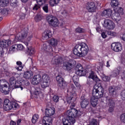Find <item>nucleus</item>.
Instances as JSON below:
<instances>
[{"mask_svg": "<svg viewBox=\"0 0 125 125\" xmlns=\"http://www.w3.org/2000/svg\"><path fill=\"white\" fill-rule=\"evenodd\" d=\"M42 49L44 52H51L52 51V47L48 43H44Z\"/></svg>", "mask_w": 125, "mask_h": 125, "instance_id": "aec40b11", "label": "nucleus"}, {"mask_svg": "<svg viewBox=\"0 0 125 125\" xmlns=\"http://www.w3.org/2000/svg\"><path fill=\"white\" fill-rule=\"evenodd\" d=\"M76 100H77V94L76 93H71L70 96L67 97L66 101L69 104L71 109L66 112V118L62 119V125H74L76 123V119L83 115V112L81 111L73 108L77 104Z\"/></svg>", "mask_w": 125, "mask_h": 125, "instance_id": "f257e3e1", "label": "nucleus"}, {"mask_svg": "<svg viewBox=\"0 0 125 125\" xmlns=\"http://www.w3.org/2000/svg\"><path fill=\"white\" fill-rule=\"evenodd\" d=\"M53 100L54 102H56V103H57V102H59V97L58 96H54L53 97Z\"/></svg>", "mask_w": 125, "mask_h": 125, "instance_id": "bf43d9fd", "label": "nucleus"}, {"mask_svg": "<svg viewBox=\"0 0 125 125\" xmlns=\"http://www.w3.org/2000/svg\"><path fill=\"white\" fill-rule=\"evenodd\" d=\"M21 122H22V120L21 119H18L17 121V125H20V124H21Z\"/></svg>", "mask_w": 125, "mask_h": 125, "instance_id": "338daca9", "label": "nucleus"}, {"mask_svg": "<svg viewBox=\"0 0 125 125\" xmlns=\"http://www.w3.org/2000/svg\"><path fill=\"white\" fill-rule=\"evenodd\" d=\"M98 99H99V98H96L95 97H93L91 99L90 103L93 107H96L97 102H98Z\"/></svg>", "mask_w": 125, "mask_h": 125, "instance_id": "473e14b6", "label": "nucleus"}, {"mask_svg": "<svg viewBox=\"0 0 125 125\" xmlns=\"http://www.w3.org/2000/svg\"><path fill=\"white\" fill-rule=\"evenodd\" d=\"M113 13V11L111 9H107L104 10L102 13V16H107V17H111Z\"/></svg>", "mask_w": 125, "mask_h": 125, "instance_id": "b1692460", "label": "nucleus"}, {"mask_svg": "<svg viewBox=\"0 0 125 125\" xmlns=\"http://www.w3.org/2000/svg\"><path fill=\"white\" fill-rule=\"evenodd\" d=\"M10 125H16V122L11 121L10 124Z\"/></svg>", "mask_w": 125, "mask_h": 125, "instance_id": "774afa93", "label": "nucleus"}, {"mask_svg": "<svg viewBox=\"0 0 125 125\" xmlns=\"http://www.w3.org/2000/svg\"><path fill=\"white\" fill-rule=\"evenodd\" d=\"M38 120H39V115L38 114L34 115L32 118V124H36V123L38 122Z\"/></svg>", "mask_w": 125, "mask_h": 125, "instance_id": "ea45409f", "label": "nucleus"}, {"mask_svg": "<svg viewBox=\"0 0 125 125\" xmlns=\"http://www.w3.org/2000/svg\"><path fill=\"white\" fill-rule=\"evenodd\" d=\"M48 83L49 82H45L44 81H42L41 83V86L42 88H46L48 86Z\"/></svg>", "mask_w": 125, "mask_h": 125, "instance_id": "a18cd8bd", "label": "nucleus"}, {"mask_svg": "<svg viewBox=\"0 0 125 125\" xmlns=\"http://www.w3.org/2000/svg\"><path fill=\"white\" fill-rule=\"evenodd\" d=\"M90 125H99L98 121L95 119H93L90 123Z\"/></svg>", "mask_w": 125, "mask_h": 125, "instance_id": "de8ad7c7", "label": "nucleus"}, {"mask_svg": "<svg viewBox=\"0 0 125 125\" xmlns=\"http://www.w3.org/2000/svg\"><path fill=\"white\" fill-rule=\"evenodd\" d=\"M42 80V76L40 74H37L35 75L32 79V81L31 83L32 84L34 85L36 84H39L40 83H41V81Z\"/></svg>", "mask_w": 125, "mask_h": 125, "instance_id": "f3484780", "label": "nucleus"}, {"mask_svg": "<svg viewBox=\"0 0 125 125\" xmlns=\"http://www.w3.org/2000/svg\"><path fill=\"white\" fill-rule=\"evenodd\" d=\"M16 79H15V77H11L9 79V88H12L13 89V87H14V85H15V83H16Z\"/></svg>", "mask_w": 125, "mask_h": 125, "instance_id": "cd10ccee", "label": "nucleus"}, {"mask_svg": "<svg viewBox=\"0 0 125 125\" xmlns=\"http://www.w3.org/2000/svg\"><path fill=\"white\" fill-rule=\"evenodd\" d=\"M120 75V70L119 69H116L114 70L111 75V77H113V78H116L117 76H119Z\"/></svg>", "mask_w": 125, "mask_h": 125, "instance_id": "37998d69", "label": "nucleus"}, {"mask_svg": "<svg viewBox=\"0 0 125 125\" xmlns=\"http://www.w3.org/2000/svg\"><path fill=\"white\" fill-rule=\"evenodd\" d=\"M81 108L83 109H85L86 108V107L88 106V104H89V102L88 101V100L86 98H85V97L84 96H82L81 98Z\"/></svg>", "mask_w": 125, "mask_h": 125, "instance_id": "4468645a", "label": "nucleus"}, {"mask_svg": "<svg viewBox=\"0 0 125 125\" xmlns=\"http://www.w3.org/2000/svg\"><path fill=\"white\" fill-rule=\"evenodd\" d=\"M103 80L104 82H109V81H110V77L105 76L103 77Z\"/></svg>", "mask_w": 125, "mask_h": 125, "instance_id": "052dcab7", "label": "nucleus"}, {"mask_svg": "<svg viewBox=\"0 0 125 125\" xmlns=\"http://www.w3.org/2000/svg\"><path fill=\"white\" fill-rule=\"evenodd\" d=\"M101 35L103 39H106L107 38V35L105 32H102Z\"/></svg>", "mask_w": 125, "mask_h": 125, "instance_id": "680f3d73", "label": "nucleus"}, {"mask_svg": "<svg viewBox=\"0 0 125 125\" xmlns=\"http://www.w3.org/2000/svg\"><path fill=\"white\" fill-rule=\"evenodd\" d=\"M103 26L104 28L107 29V30H114L116 25H115V23L110 20L105 19L104 20Z\"/></svg>", "mask_w": 125, "mask_h": 125, "instance_id": "9d476101", "label": "nucleus"}, {"mask_svg": "<svg viewBox=\"0 0 125 125\" xmlns=\"http://www.w3.org/2000/svg\"><path fill=\"white\" fill-rule=\"evenodd\" d=\"M23 48H24V47L22 44H17V49L18 50H22Z\"/></svg>", "mask_w": 125, "mask_h": 125, "instance_id": "6e6d98bb", "label": "nucleus"}, {"mask_svg": "<svg viewBox=\"0 0 125 125\" xmlns=\"http://www.w3.org/2000/svg\"><path fill=\"white\" fill-rule=\"evenodd\" d=\"M106 104L109 106L114 107L115 106V102L113 100V99L111 98H106L105 100Z\"/></svg>", "mask_w": 125, "mask_h": 125, "instance_id": "c756f323", "label": "nucleus"}, {"mask_svg": "<svg viewBox=\"0 0 125 125\" xmlns=\"http://www.w3.org/2000/svg\"><path fill=\"white\" fill-rule=\"evenodd\" d=\"M54 114H55V109H54V108H50L48 109H46L45 110V116L52 117V116H53Z\"/></svg>", "mask_w": 125, "mask_h": 125, "instance_id": "bb28decb", "label": "nucleus"}, {"mask_svg": "<svg viewBox=\"0 0 125 125\" xmlns=\"http://www.w3.org/2000/svg\"><path fill=\"white\" fill-rule=\"evenodd\" d=\"M41 19H42V17L41 15L38 14L35 17V20L36 21H41Z\"/></svg>", "mask_w": 125, "mask_h": 125, "instance_id": "13d9d810", "label": "nucleus"}, {"mask_svg": "<svg viewBox=\"0 0 125 125\" xmlns=\"http://www.w3.org/2000/svg\"><path fill=\"white\" fill-rule=\"evenodd\" d=\"M108 111L112 113L114 111V106H109V108Z\"/></svg>", "mask_w": 125, "mask_h": 125, "instance_id": "0e129e2a", "label": "nucleus"}, {"mask_svg": "<svg viewBox=\"0 0 125 125\" xmlns=\"http://www.w3.org/2000/svg\"><path fill=\"white\" fill-rule=\"evenodd\" d=\"M86 9L88 12L92 13V12H95L96 9V6L94 2H88L86 6Z\"/></svg>", "mask_w": 125, "mask_h": 125, "instance_id": "ddd939ff", "label": "nucleus"}, {"mask_svg": "<svg viewBox=\"0 0 125 125\" xmlns=\"http://www.w3.org/2000/svg\"><path fill=\"white\" fill-rule=\"evenodd\" d=\"M49 43L52 45V46H56L57 45L58 42L57 40L55 39H51L49 41Z\"/></svg>", "mask_w": 125, "mask_h": 125, "instance_id": "f704fd0d", "label": "nucleus"}, {"mask_svg": "<svg viewBox=\"0 0 125 125\" xmlns=\"http://www.w3.org/2000/svg\"><path fill=\"white\" fill-rule=\"evenodd\" d=\"M113 19L115 20L116 22H119L122 19V17H121V14L117 13V12L115 11V14L113 16Z\"/></svg>", "mask_w": 125, "mask_h": 125, "instance_id": "2f4dec72", "label": "nucleus"}, {"mask_svg": "<svg viewBox=\"0 0 125 125\" xmlns=\"http://www.w3.org/2000/svg\"><path fill=\"white\" fill-rule=\"evenodd\" d=\"M114 11H116V12L119 13V14H121L123 15L124 14V10L122 7H117L116 9H113Z\"/></svg>", "mask_w": 125, "mask_h": 125, "instance_id": "58836bf2", "label": "nucleus"}, {"mask_svg": "<svg viewBox=\"0 0 125 125\" xmlns=\"http://www.w3.org/2000/svg\"><path fill=\"white\" fill-rule=\"evenodd\" d=\"M46 20L49 24V25L53 28H56L59 26V21L56 17L49 15L46 17Z\"/></svg>", "mask_w": 125, "mask_h": 125, "instance_id": "423d86ee", "label": "nucleus"}, {"mask_svg": "<svg viewBox=\"0 0 125 125\" xmlns=\"http://www.w3.org/2000/svg\"><path fill=\"white\" fill-rule=\"evenodd\" d=\"M103 68V65H102V64H99V66L97 67V69L99 71H102Z\"/></svg>", "mask_w": 125, "mask_h": 125, "instance_id": "e2e57ef3", "label": "nucleus"}, {"mask_svg": "<svg viewBox=\"0 0 125 125\" xmlns=\"http://www.w3.org/2000/svg\"><path fill=\"white\" fill-rule=\"evenodd\" d=\"M88 46L85 43L77 44L73 50V54L78 57L85 56L88 53Z\"/></svg>", "mask_w": 125, "mask_h": 125, "instance_id": "f03ea898", "label": "nucleus"}, {"mask_svg": "<svg viewBox=\"0 0 125 125\" xmlns=\"http://www.w3.org/2000/svg\"><path fill=\"white\" fill-rule=\"evenodd\" d=\"M53 64H56V65H58L62 62V58L58 56H56L54 57L52 59Z\"/></svg>", "mask_w": 125, "mask_h": 125, "instance_id": "a878e982", "label": "nucleus"}, {"mask_svg": "<svg viewBox=\"0 0 125 125\" xmlns=\"http://www.w3.org/2000/svg\"><path fill=\"white\" fill-rule=\"evenodd\" d=\"M106 33L108 36H112V37H116L117 36V33L114 31H108Z\"/></svg>", "mask_w": 125, "mask_h": 125, "instance_id": "49530a36", "label": "nucleus"}, {"mask_svg": "<svg viewBox=\"0 0 125 125\" xmlns=\"http://www.w3.org/2000/svg\"><path fill=\"white\" fill-rule=\"evenodd\" d=\"M37 3H38V5L37 4H35L33 8V9L34 10H38V9L41 8V6L40 5H42V4L41 5H40V4H39L40 3V2Z\"/></svg>", "mask_w": 125, "mask_h": 125, "instance_id": "8fccbe9b", "label": "nucleus"}, {"mask_svg": "<svg viewBox=\"0 0 125 125\" xmlns=\"http://www.w3.org/2000/svg\"><path fill=\"white\" fill-rule=\"evenodd\" d=\"M0 91L5 95L9 93V83L4 79L0 80Z\"/></svg>", "mask_w": 125, "mask_h": 125, "instance_id": "39448f33", "label": "nucleus"}, {"mask_svg": "<svg viewBox=\"0 0 125 125\" xmlns=\"http://www.w3.org/2000/svg\"><path fill=\"white\" fill-rule=\"evenodd\" d=\"M60 0H50L49 3L51 6H54V5H57Z\"/></svg>", "mask_w": 125, "mask_h": 125, "instance_id": "c9c22d12", "label": "nucleus"}, {"mask_svg": "<svg viewBox=\"0 0 125 125\" xmlns=\"http://www.w3.org/2000/svg\"><path fill=\"white\" fill-rule=\"evenodd\" d=\"M73 82L77 87L80 88V83H79V76L74 75L72 77Z\"/></svg>", "mask_w": 125, "mask_h": 125, "instance_id": "7c9ffc66", "label": "nucleus"}, {"mask_svg": "<svg viewBox=\"0 0 125 125\" xmlns=\"http://www.w3.org/2000/svg\"><path fill=\"white\" fill-rule=\"evenodd\" d=\"M111 49L115 52H121L123 50V46L120 42H113L111 45Z\"/></svg>", "mask_w": 125, "mask_h": 125, "instance_id": "9b49d317", "label": "nucleus"}, {"mask_svg": "<svg viewBox=\"0 0 125 125\" xmlns=\"http://www.w3.org/2000/svg\"><path fill=\"white\" fill-rule=\"evenodd\" d=\"M11 44L10 40H0V47H8ZM0 54H1V52L0 51Z\"/></svg>", "mask_w": 125, "mask_h": 125, "instance_id": "dca6fc26", "label": "nucleus"}, {"mask_svg": "<svg viewBox=\"0 0 125 125\" xmlns=\"http://www.w3.org/2000/svg\"><path fill=\"white\" fill-rule=\"evenodd\" d=\"M10 5L12 6V7H17V6H18V1L16 0L14 2H11Z\"/></svg>", "mask_w": 125, "mask_h": 125, "instance_id": "3c124183", "label": "nucleus"}, {"mask_svg": "<svg viewBox=\"0 0 125 125\" xmlns=\"http://www.w3.org/2000/svg\"><path fill=\"white\" fill-rule=\"evenodd\" d=\"M28 37V31L26 29H22L15 37V41L16 42H19V41H22V40H25Z\"/></svg>", "mask_w": 125, "mask_h": 125, "instance_id": "0eeeda50", "label": "nucleus"}, {"mask_svg": "<svg viewBox=\"0 0 125 125\" xmlns=\"http://www.w3.org/2000/svg\"><path fill=\"white\" fill-rule=\"evenodd\" d=\"M76 74L79 77H82L83 76H85V71L83 69V66L81 65H77L76 66Z\"/></svg>", "mask_w": 125, "mask_h": 125, "instance_id": "a211bd4d", "label": "nucleus"}, {"mask_svg": "<svg viewBox=\"0 0 125 125\" xmlns=\"http://www.w3.org/2000/svg\"><path fill=\"white\" fill-rule=\"evenodd\" d=\"M42 79L43 80V82L49 83V76H48L47 74H44L42 77Z\"/></svg>", "mask_w": 125, "mask_h": 125, "instance_id": "79ce46f5", "label": "nucleus"}, {"mask_svg": "<svg viewBox=\"0 0 125 125\" xmlns=\"http://www.w3.org/2000/svg\"><path fill=\"white\" fill-rule=\"evenodd\" d=\"M104 95V88L101 83L94 86L92 91V96L95 98H101Z\"/></svg>", "mask_w": 125, "mask_h": 125, "instance_id": "7ed1b4c3", "label": "nucleus"}, {"mask_svg": "<svg viewBox=\"0 0 125 125\" xmlns=\"http://www.w3.org/2000/svg\"><path fill=\"white\" fill-rule=\"evenodd\" d=\"M110 5L114 9H115L118 8V7L120 5V2H119V0H111Z\"/></svg>", "mask_w": 125, "mask_h": 125, "instance_id": "c85d7f7f", "label": "nucleus"}, {"mask_svg": "<svg viewBox=\"0 0 125 125\" xmlns=\"http://www.w3.org/2000/svg\"><path fill=\"white\" fill-rule=\"evenodd\" d=\"M23 83H25L24 79L19 78L16 81V83H15V85L14 87H13V89L21 88V90H23V86H22V85H23Z\"/></svg>", "mask_w": 125, "mask_h": 125, "instance_id": "f8f14e48", "label": "nucleus"}, {"mask_svg": "<svg viewBox=\"0 0 125 125\" xmlns=\"http://www.w3.org/2000/svg\"><path fill=\"white\" fill-rule=\"evenodd\" d=\"M33 76V71L31 70H28L24 73L23 77L27 80H31Z\"/></svg>", "mask_w": 125, "mask_h": 125, "instance_id": "5701e85b", "label": "nucleus"}, {"mask_svg": "<svg viewBox=\"0 0 125 125\" xmlns=\"http://www.w3.org/2000/svg\"><path fill=\"white\" fill-rule=\"evenodd\" d=\"M18 104L16 102L10 101L9 100L6 99L4 101L3 109L4 111H10L14 108H18Z\"/></svg>", "mask_w": 125, "mask_h": 125, "instance_id": "20e7f679", "label": "nucleus"}, {"mask_svg": "<svg viewBox=\"0 0 125 125\" xmlns=\"http://www.w3.org/2000/svg\"><path fill=\"white\" fill-rule=\"evenodd\" d=\"M75 90H76V87H75L74 84H70L69 85V88L68 89L67 91H70L71 92V91H75Z\"/></svg>", "mask_w": 125, "mask_h": 125, "instance_id": "c03bdc74", "label": "nucleus"}, {"mask_svg": "<svg viewBox=\"0 0 125 125\" xmlns=\"http://www.w3.org/2000/svg\"><path fill=\"white\" fill-rule=\"evenodd\" d=\"M89 79H92L94 82H95L96 83H97L98 82H100V79L98 78L97 76L95 75L94 72L92 71L90 74L89 76H88Z\"/></svg>", "mask_w": 125, "mask_h": 125, "instance_id": "4be33fe9", "label": "nucleus"}, {"mask_svg": "<svg viewBox=\"0 0 125 125\" xmlns=\"http://www.w3.org/2000/svg\"><path fill=\"white\" fill-rule=\"evenodd\" d=\"M42 9L44 12L46 13H48V4H45L43 7Z\"/></svg>", "mask_w": 125, "mask_h": 125, "instance_id": "09e8293b", "label": "nucleus"}, {"mask_svg": "<svg viewBox=\"0 0 125 125\" xmlns=\"http://www.w3.org/2000/svg\"><path fill=\"white\" fill-rule=\"evenodd\" d=\"M93 83V81H90L89 80H88L87 82V84H89V85H92Z\"/></svg>", "mask_w": 125, "mask_h": 125, "instance_id": "69168bd1", "label": "nucleus"}, {"mask_svg": "<svg viewBox=\"0 0 125 125\" xmlns=\"http://www.w3.org/2000/svg\"><path fill=\"white\" fill-rule=\"evenodd\" d=\"M56 80L58 83V85L61 88L65 89L67 87V83L64 81V79H63L61 75H58L56 77Z\"/></svg>", "mask_w": 125, "mask_h": 125, "instance_id": "1a4fd4ad", "label": "nucleus"}, {"mask_svg": "<svg viewBox=\"0 0 125 125\" xmlns=\"http://www.w3.org/2000/svg\"><path fill=\"white\" fill-rule=\"evenodd\" d=\"M121 99L125 100V90H123L121 93Z\"/></svg>", "mask_w": 125, "mask_h": 125, "instance_id": "5fc2aeb1", "label": "nucleus"}, {"mask_svg": "<svg viewBox=\"0 0 125 125\" xmlns=\"http://www.w3.org/2000/svg\"><path fill=\"white\" fill-rule=\"evenodd\" d=\"M35 51V48H32L31 46L27 47V52H28L31 55L34 54Z\"/></svg>", "mask_w": 125, "mask_h": 125, "instance_id": "a19ab883", "label": "nucleus"}, {"mask_svg": "<svg viewBox=\"0 0 125 125\" xmlns=\"http://www.w3.org/2000/svg\"><path fill=\"white\" fill-rule=\"evenodd\" d=\"M17 65H18V67H16V69L18 71H21L22 69H23V66L22 65V62L20 61H18L16 62Z\"/></svg>", "mask_w": 125, "mask_h": 125, "instance_id": "e433bc0d", "label": "nucleus"}, {"mask_svg": "<svg viewBox=\"0 0 125 125\" xmlns=\"http://www.w3.org/2000/svg\"><path fill=\"white\" fill-rule=\"evenodd\" d=\"M76 65V61L72 60L71 62H64L62 63V69L65 71H71Z\"/></svg>", "mask_w": 125, "mask_h": 125, "instance_id": "6e6552de", "label": "nucleus"}, {"mask_svg": "<svg viewBox=\"0 0 125 125\" xmlns=\"http://www.w3.org/2000/svg\"><path fill=\"white\" fill-rule=\"evenodd\" d=\"M0 13L3 16H6L8 14V10L6 8H4L0 10Z\"/></svg>", "mask_w": 125, "mask_h": 125, "instance_id": "4c0bfd02", "label": "nucleus"}, {"mask_svg": "<svg viewBox=\"0 0 125 125\" xmlns=\"http://www.w3.org/2000/svg\"><path fill=\"white\" fill-rule=\"evenodd\" d=\"M15 49H17V44L13 45L11 46L9 49V51H15Z\"/></svg>", "mask_w": 125, "mask_h": 125, "instance_id": "603ef678", "label": "nucleus"}, {"mask_svg": "<svg viewBox=\"0 0 125 125\" xmlns=\"http://www.w3.org/2000/svg\"><path fill=\"white\" fill-rule=\"evenodd\" d=\"M120 120L122 123H125V113L122 114L120 116Z\"/></svg>", "mask_w": 125, "mask_h": 125, "instance_id": "4d7b16f0", "label": "nucleus"}, {"mask_svg": "<svg viewBox=\"0 0 125 125\" xmlns=\"http://www.w3.org/2000/svg\"><path fill=\"white\" fill-rule=\"evenodd\" d=\"M50 38H51V32L48 30L45 31L42 34V38L43 40L46 41Z\"/></svg>", "mask_w": 125, "mask_h": 125, "instance_id": "393cba45", "label": "nucleus"}, {"mask_svg": "<svg viewBox=\"0 0 125 125\" xmlns=\"http://www.w3.org/2000/svg\"><path fill=\"white\" fill-rule=\"evenodd\" d=\"M76 32L77 33H84L85 30L81 27H78L76 29Z\"/></svg>", "mask_w": 125, "mask_h": 125, "instance_id": "864d4df0", "label": "nucleus"}, {"mask_svg": "<svg viewBox=\"0 0 125 125\" xmlns=\"http://www.w3.org/2000/svg\"><path fill=\"white\" fill-rule=\"evenodd\" d=\"M42 91H41V88L36 87L34 91V97H35V98H38L40 97V98H41V96H42Z\"/></svg>", "mask_w": 125, "mask_h": 125, "instance_id": "412c9836", "label": "nucleus"}, {"mask_svg": "<svg viewBox=\"0 0 125 125\" xmlns=\"http://www.w3.org/2000/svg\"><path fill=\"white\" fill-rule=\"evenodd\" d=\"M52 122H53V118L52 116L45 115L43 117V125H50V124H52Z\"/></svg>", "mask_w": 125, "mask_h": 125, "instance_id": "2eb2a0df", "label": "nucleus"}, {"mask_svg": "<svg viewBox=\"0 0 125 125\" xmlns=\"http://www.w3.org/2000/svg\"><path fill=\"white\" fill-rule=\"evenodd\" d=\"M109 94L113 96V97H116L117 95V90H118V87L115 86H111L108 88Z\"/></svg>", "mask_w": 125, "mask_h": 125, "instance_id": "6ab92c4d", "label": "nucleus"}, {"mask_svg": "<svg viewBox=\"0 0 125 125\" xmlns=\"http://www.w3.org/2000/svg\"><path fill=\"white\" fill-rule=\"evenodd\" d=\"M9 3V1L8 0H0V6L2 7H5L7 6Z\"/></svg>", "mask_w": 125, "mask_h": 125, "instance_id": "72a5a7b5", "label": "nucleus"}]
</instances>
